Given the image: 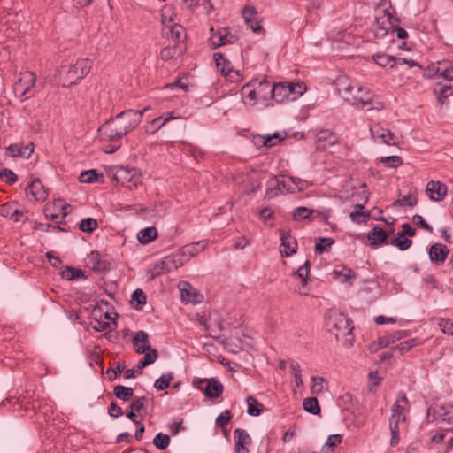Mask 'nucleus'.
Returning a JSON list of instances; mask_svg holds the SVG:
<instances>
[{"instance_id": "f704fd0d", "label": "nucleus", "mask_w": 453, "mask_h": 453, "mask_svg": "<svg viewBox=\"0 0 453 453\" xmlns=\"http://www.w3.org/2000/svg\"><path fill=\"white\" fill-rule=\"evenodd\" d=\"M373 61L381 67H390L393 68L395 66L394 60L395 57L390 56L385 53H376L372 56Z\"/></svg>"}, {"instance_id": "a19ab883", "label": "nucleus", "mask_w": 453, "mask_h": 453, "mask_svg": "<svg viewBox=\"0 0 453 453\" xmlns=\"http://www.w3.org/2000/svg\"><path fill=\"white\" fill-rule=\"evenodd\" d=\"M288 90L289 100H295L298 96L303 93V86L301 83L284 82Z\"/></svg>"}, {"instance_id": "c9c22d12", "label": "nucleus", "mask_w": 453, "mask_h": 453, "mask_svg": "<svg viewBox=\"0 0 453 453\" xmlns=\"http://www.w3.org/2000/svg\"><path fill=\"white\" fill-rule=\"evenodd\" d=\"M334 278L339 279L342 282H348L353 280L356 275L350 268L342 267L340 269H334L333 271Z\"/></svg>"}, {"instance_id": "ea45409f", "label": "nucleus", "mask_w": 453, "mask_h": 453, "mask_svg": "<svg viewBox=\"0 0 453 453\" xmlns=\"http://www.w3.org/2000/svg\"><path fill=\"white\" fill-rule=\"evenodd\" d=\"M303 409L311 413V414H319L320 412V407L317 398L315 397H308L303 400Z\"/></svg>"}, {"instance_id": "423d86ee", "label": "nucleus", "mask_w": 453, "mask_h": 453, "mask_svg": "<svg viewBox=\"0 0 453 453\" xmlns=\"http://www.w3.org/2000/svg\"><path fill=\"white\" fill-rule=\"evenodd\" d=\"M274 188H278L287 193H296L307 189L310 187L309 181L288 175H281L273 180L271 184Z\"/></svg>"}, {"instance_id": "338daca9", "label": "nucleus", "mask_w": 453, "mask_h": 453, "mask_svg": "<svg viewBox=\"0 0 453 453\" xmlns=\"http://www.w3.org/2000/svg\"><path fill=\"white\" fill-rule=\"evenodd\" d=\"M35 150V144L28 142L25 146H20V157L29 158Z\"/></svg>"}, {"instance_id": "a211bd4d", "label": "nucleus", "mask_w": 453, "mask_h": 453, "mask_svg": "<svg viewBox=\"0 0 453 453\" xmlns=\"http://www.w3.org/2000/svg\"><path fill=\"white\" fill-rule=\"evenodd\" d=\"M216 66L220 73L230 81H236L239 78V73L229 67V62L220 53L214 54Z\"/></svg>"}, {"instance_id": "6e6d98bb", "label": "nucleus", "mask_w": 453, "mask_h": 453, "mask_svg": "<svg viewBox=\"0 0 453 453\" xmlns=\"http://www.w3.org/2000/svg\"><path fill=\"white\" fill-rule=\"evenodd\" d=\"M342 441V436L339 434H331L328 436L324 448L334 449V447L341 444Z\"/></svg>"}, {"instance_id": "e433bc0d", "label": "nucleus", "mask_w": 453, "mask_h": 453, "mask_svg": "<svg viewBox=\"0 0 453 453\" xmlns=\"http://www.w3.org/2000/svg\"><path fill=\"white\" fill-rule=\"evenodd\" d=\"M391 244L399 248L401 250H406L411 246L412 241L405 237L401 233H397L391 240Z\"/></svg>"}, {"instance_id": "13d9d810", "label": "nucleus", "mask_w": 453, "mask_h": 453, "mask_svg": "<svg viewBox=\"0 0 453 453\" xmlns=\"http://www.w3.org/2000/svg\"><path fill=\"white\" fill-rule=\"evenodd\" d=\"M439 326L444 334L453 335V320L449 319H441Z\"/></svg>"}, {"instance_id": "9d476101", "label": "nucleus", "mask_w": 453, "mask_h": 453, "mask_svg": "<svg viewBox=\"0 0 453 453\" xmlns=\"http://www.w3.org/2000/svg\"><path fill=\"white\" fill-rule=\"evenodd\" d=\"M70 212V205L63 199H56L44 207V215L47 219L57 220L65 219Z\"/></svg>"}, {"instance_id": "4d7b16f0", "label": "nucleus", "mask_w": 453, "mask_h": 453, "mask_svg": "<svg viewBox=\"0 0 453 453\" xmlns=\"http://www.w3.org/2000/svg\"><path fill=\"white\" fill-rule=\"evenodd\" d=\"M395 205H398L400 207L410 206L413 207L417 204V198L412 197L411 195L404 196L403 198L397 200L394 203Z\"/></svg>"}, {"instance_id": "09e8293b", "label": "nucleus", "mask_w": 453, "mask_h": 453, "mask_svg": "<svg viewBox=\"0 0 453 453\" xmlns=\"http://www.w3.org/2000/svg\"><path fill=\"white\" fill-rule=\"evenodd\" d=\"M153 444L161 450L165 449L170 444V437L162 433L157 434L153 439Z\"/></svg>"}, {"instance_id": "052dcab7", "label": "nucleus", "mask_w": 453, "mask_h": 453, "mask_svg": "<svg viewBox=\"0 0 453 453\" xmlns=\"http://www.w3.org/2000/svg\"><path fill=\"white\" fill-rule=\"evenodd\" d=\"M231 412L229 411H223L216 419L218 426L224 427L231 420Z\"/></svg>"}, {"instance_id": "5fc2aeb1", "label": "nucleus", "mask_w": 453, "mask_h": 453, "mask_svg": "<svg viewBox=\"0 0 453 453\" xmlns=\"http://www.w3.org/2000/svg\"><path fill=\"white\" fill-rule=\"evenodd\" d=\"M417 344L415 339L403 341L395 347V350L399 351L402 355L411 350Z\"/></svg>"}, {"instance_id": "1a4fd4ad", "label": "nucleus", "mask_w": 453, "mask_h": 453, "mask_svg": "<svg viewBox=\"0 0 453 453\" xmlns=\"http://www.w3.org/2000/svg\"><path fill=\"white\" fill-rule=\"evenodd\" d=\"M193 386L204 393L206 397L214 399L221 395L224 390L223 385L216 379H195Z\"/></svg>"}, {"instance_id": "473e14b6", "label": "nucleus", "mask_w": 453, "mask_h": 453, "mask_svg": "<svg viewBox=\"0 0 453 453\" xmlns=\"http://www.w3.org/2000/svg\"><path fill=\"white\" fill-rule=\"evenodd\" d=\"M349 217L353 222L361 223L370 218V212L365 210L364 204L358 203L355 205Z\"/></svg>"}, {"instance_id": "f03ea898", "label": "nucleus", "mask_w": 453, "mask_h": 453, "mask_svg": "<svg viewBox=\"0 0 453 453\" xmlns=\"http://www.w3.org/2000/svg\"><path fill=\"white\" fill-rule=\"evenodd\" d=\"M336 88L341 96L352 105L364 108L372 104V93L367 88L353 86L347 77L336 80Z\"/></svg>"}, {"instance_id": "2eb2a0df", "label": "nucleus", "mask_w": 453, "mask_h": 453, "mask_svg": "<svg viewBox=\"0 0 453 453\" xmlns=\"http://www.w3.org/2000/svg\"><path fill=\"white\" fill-rule=\"evenodd\" d=\"M426 192L431 200L440 202L447 196L448 188L441 181L431 180L426 185Z\"/></svg>"}, {"instance_id": "de8ad7c7", "label": "nucleus", "mask_w": 453, "mask_h": 453, "mask_svg": "<svg viewBox=\"0 0 453 453\" xmlns=\"http://www.w3.org/2000/svg\"><path fill=\"white\" fill-rule=\"evenodd\" d=\"M98 224L96 219L92 218L84 219L80 222L79 228L85 233H91L96 229Z\"/></svg>"}, {"instance_id": "a18cd8bd", "label": "nucleus", "mask_w": 453, "mask_h": 453, "mask_svg": "<svg viewBox=\"0 0 453 453\" xmlns=\"http://www.w3.org/2000/svg\"><path fill=\"white\" fill-rule=\"evenodd\" d=\"M406 418L405 417H400V416H395L391 417L389 427L390 430H396V431H403L406 428Z\"/></svg>"}, {"instance_id": "5701e85b", "label": "nucleus", "mask_w": 453, "mask_h": 453, "mask_svg": "<svg viewBox=\"0 0 453 453\" xmlns=\"http://www.w3.org/2000/svg\"><path fill=\"white\" fill-rule=\"evenodd\" d=\"M27 196L33 201H44L48 196V192L39 180H34L26 189Z\"/></svg>"}, {"instance_id": "b1692460", "label": "nucleus", "mask_w": 453, "mask_h": 453, "mask_svg": "<svg viewBox=\"0 0 453 453\" xmlns=\"http://www.w3.org/2000/svg\"><path fill=\"white\" fill-rule=\"evenodd\" d=\"M449 253V250L446 245L435 243L430 247L429 257L433 263L441 265L446 260Z\"/></svg>"}, {"instance_id": "e2e57ef3", "label": "nucleus", "mask_w": 453, "mask_h": 453, "mask_svg": "<svg viewBox=\"0 0 453 453\" xmlns=\"http://www.w3.org/2000/svg\"><path fill=\"white\" fill-rule=\"evenodd\" d=\"M265 141H266L265 147L271 148V147H273L276 144H278L281 141V138L280 137L279 133L275 132L273 134L265 135Z\"/></svg>"}, {"instance_id": "393cba45", "label": "nucleus", "mask_w": 453, "mask_h": 453, "mask_svg": "<svg viewBox=\"0 0 453 453\" xmlns=\"http://www.w3.org/2000/svg\"><path fill=\"white\" fill-rule=\"evenodd\" d=\"M269 99H273L276 103L280 104L290 99L288 90L284 82L272 85L270 83Z\"/></svg>"}, {"instance_id": "603ef678", "label": "nucleus", "mask_w": 453, "mask_h": 453, "mask_svg": "<svg viewBox=\"0 0 453 453\" xmlns=\"http://www.w3.org/2000/svg\"><path fill=\"white\" fill-rule=\"evenodd\" d=\"M380 162L385 164L388 167H397L403 164V160L399 156H388L380 158Z\"/></svg>"}, {"instance_id": "6e6552de", "label": "nucleus", "mask_w": 453, "mask_h": 453, "mask_svg": "<svg viewBox=\"0 0 453 453\" xmlns=\"http://www.w3.org/2000/svg\"><path fill=\"white\" fill-rule=\"evenodd\" d=\"M35 82L36 76L33 72L21 73L19 80L14 84L15 95L21 100L29 98Z\"/></svg>"}, {"instance_id": "7ed1b4c3", "label": "nucleus", "mask_w": 453, "mask_h": 453, "mask_svg": "<svg viewBox=\"0 0 453 453\" xmlns=\"http://www.w3.org/2000/svg\"><path fill=\"white\" fill-rule=\"evenodd\" d=\"M326 326L330 333H332L336 339L345 338L346 345L352 346L353 337L351 320L347 318L343 313L331 310L326 314Z\"/></svg>"}, {"instance_id": "f8f14e48", "label": "nucleus", "mask_w": 453, "mask_h": 453, "mask_svg": "<svg viewBox=\"0 0 453 453\" xmlns=\"http://www.w3.org/2000/svg\"><path fill=\"white\" fill-rule=\"evenodd\" d=\"M371 135L372 138L381 143L387 145L397 144V137L388 129L381 127L380 125H373L370 127Z\"/></svg>"}, {"instance_id": "58836bf2", "label": "nucleus", "mask_w": 453, "mask_h": 453, "mask_svg": "<svg viewBox=\"0 0 453 453\" xmlns=\"http://www.w3.org/2000/svg\"><path fill=\"white\" fill-rule=\"evenodd\" d=\"M248 409L247 412L250 416H258L264 410V405L252 396L247 398Z\"/></svg>"}, {"instance_id": "6ab92c4d", "label": "nucleus", "mask_w": 453, "mask_h": 453, "mask_svg": "<svg viewBox=\"0 0 453 453\" xmlns=\"http://www.w3.org/2000/svg\"><path fill=\"white\" fill-rule=\"evenodd\" d=\"M179 116H174L173 112H168L165 116L155 118L144 126V131L147 134H153L165 126L170 120L178 119Z\"/></svg>"}, {"instance_id": "680f3d73", "label": "nucleus", "mask_w": 453, "mask_h": 453, "mask_svg": "<svg viewBox=\"0 0 453 453\" xmlns=\"http://www.w3.org/2000/svg\"><path fill=\"white\" fill-rule=\"evenodd\" d=\"M145 403H146V398L144 396L136 397L133 400V403L129 405V409H132V411H140L144 408Z\"/></svg>"}, {"instance_id": "39448f33", "label": "nucleus", "mask_w": 453, "mask_h": 453, "mask_svg": "<svg viewBox=\"0 0 453 453\" xmlns=\"http://www.w3.org/2000/svg\"><path fill=\"white\" fill-rule=\"evenodd\" d=\"M113 179L128 189L137 188L142 184V175L134 168L118 167L113 173Z\"/></svg>"}, {"instance_id": "9b49d317", "label": "nucleus", "mask_w": 453, "mask_h": 453, "mask_svg": "<svg viewBox=\"0 0 453 453\" xmlns=\"http://www.w3.org/2000/svg\"><path fill=\"white\" fill-rule=\"evenodd\" d=\"M433 415V419H441L448 424H453V406L450 404H434L427 411V417Z\"/></svg>"}, {"instance_id": "f257e3e1", "label": "nucleus", "mask_w": 453, "mask_h": 453, "mask_svg": "<svg viewBox=\"0 0 453 453\" xmlns=\"http://www.w3.org/2000/svg\"><path fill=\"white\" fill-rule=\"evenodd\" d=\"M139 118L134 110L123 111L98 128L99 139L111 142L109 148L104 149L105 153H113L120 147L122 138L139 126Z\"/></svg>"}, {"instance_id": "c756f323", "label": "nucleus", "mask_w": 453, "mask_h": 453, "mask_svg": "<svg viewBox=\"0 0 453 453\" xmlns=\"http://www.w3.org/2000/svg\"><path fill=\"white\" fill-rule=\"evenodd\" d=\"M408 408V399L404 394H401L392 407L391 417H405L404 411Z\"/></svg>"}, {"instance_id": "79ce46f5", "label": "nucleus", "mask_w": 453, "mask_h": 453, "mask_svg": "<svg viewBox=\"0 0 453 453\" xmlns=\"http://www.w3.org/2000/svg\"><path fill=\"white\" fill-rule=\"evenodd\" d=\"M62 278L72 280L84 277V273L81 269H75L73 267H67L65 270L61 272Z\"/></svg>"}, {"instance_id": "20e7f679", "label": "nucleus", "mask_w": 453, "mask_h": 453, "mask_svg": "<svg viewBox=\"0 0 453 453\" xmlns=\"http://www.w3.org/2000/svg\"><path fill=\"white\" fill-rule=\"evenodd\" d=\"M242 99L245 104L254 106L258 101H267L270 96V81L266 78L253 79L241 89Z\"/></svg>"}, {"instance_id": "7c9ffc66", "label": "nucleus", "mask_w": 453, "mask_h": 453, "mask_svg": "<svg viewBox=\"0 0 453 453\" xmlns=\"http://www.w3.org/2000/svg\"><path fill=\"white\" fill-rule=\"evenodd\" d=\"M173 270L176 269L171 255L164 257L159 263L154 265L156 274L165 273Z\"/></svg>"}, {"instance_id": "0e129e2a", "label": "nucleus", "mask_w": 453, "mask_h": 453, "mask_svg": "<svg viewBox=\"0 0 453 453\" xmlns=\"http://www.w3.org/2000/svg\"><path fill=\"white\" fill-rule=\"evenodd\" d=\"M414 224L429 233L433 232V227L429 226L420 215H415L412 219Z\"/></svg>"}, {"instance_id": "ddd939ff", "label": "nucleus", "mask_w": 453, "mask_h": 453, "mask_svg": "<svg viewBox=\"0 0 453 453\" xmlns=\"http://www.w3.org/2000/svg\"><path fill=\"white\" fill-rule=\"evenodd\" d=\"M172 23V19L166 21V17L163 15V24L165 26V30L169 38L173 42V43H183V40L185 39V29L182 26L174 23Z\"/></svg>"}, {"instance_id": "4468645a", "label": "nucleus", "mask_w": 453, "mask_h": 453, "mask_svg": "<svg viewBox=\"0 0 453 453\" xmlns=\"http://www.w3.org/2000/svg\"><path fill=\"white\" fill-rule=\"evenodd\" d=\"M434 73V77L443 78L447 81H453V63L448 61L438 62L437 65H432L427 69Z\"/></svg>"}, {"instance_id": "412c9836", "label": "nucleus", "mask_w": 453, "mask_h": 453, "mask_svg": "<svg viewBox=\"0 0 453 453\" xmlns=\"http://www.w3.org/2000/svg\"><path fill=\"white\" fill-rule=\"evenodd\" d=\"M208 246L207 241H200L197 242H192L181 247L178 251L180 253L184 261L187 263L195 256H196L199 252L205 250Z\"/></svg>"}, {"instance_id": "cd10ccee", "label": "nucleus", "mask_w": 453, "mask_h": 453, "mask_svg": "<svg viewBox=\"0 0 453 453\" xmlns=\"http://www.w3.org/2000/svg\"><path fill=\"white\" fill-rule=\"evenodd\" d=\"M133 346L139 354L145 353L150 349V344L148 340V334L144 331H139L133 338Z\"/></svg>"}, {"instance_id": "0eeeda50", "label": "nucleus", "mask_w": 453, "mask_h": 453, "mask_svg": "<svg viewBox=\"0 0 453 453\" xmlns=\"http://www.w3.org/2000/svg\"><path fill=\"white\" fill-rule=\"evenodd\" d=\"M92 63L88 58L78 59L74 65L62 69L63 73H66V81L70 84L76 83L88 74Z\"/></svg>"}, {"instance_id": "2f4dec72", "label": "nucleus", "mask_w": 453, "mask_h": 453, "mask_svg": "<svg viewBox=\"0 0 453 453\" xmlns=\"http://www.w3.org/2000/svg\"><path fill=\"white\" fill-rule=\"evenodd\" d=\"M157 230L153 226L142 229L137 234V239L142 244H147V243L150 242L151 241L155 240L157 238Z\"/></svg>"}, {"instance_id": "864d4df0", "label": "nucleus", "mask_w": 453, "mask_h": 453, "mask_svg": "<svg viewBox=\"0 0 453 453\" xmlns=\"http://www.w3.org/2000/svg\"><path fill=\"white\" fill-rule=\"evenodd\" d=\"M324 382H325L324 378L313 376L311 378V390L312 394L319 395V394L322 393V391L324 389Z\"/></svg>"}, {"instance_id": "69168bd1", "label": "nucleus", "mask_w": 453, "mask_h": 453, "mask_svg": "<svg viewBox=\"0 0 453 453\" xmlns=\"http://www.w3.org/2000/svg\"><path fill=\"white\" fill-rule=\"evenodd\" d=\"M157 351L156 349H152L150 350L149 352H145L142 359L143 360L144 365H149L153 364L157 360Z\"/></svg>"}, {"instance_id": "aec40b11", "label": "nucleus", "mask_w": 453, "mask_h": 453, "mask_svg": "<svg viewBox=\"0 0 453 453\" xmlns=\"http://www.w3.org/2000/svg\"><path fill=\"white\" fill-rule=\"evenodd\" d=\"M234 439L235 453H249L248 446L251 443V438L245 430L235 429Z\"/></svg>"}, {"instance_id": "bf43d9fd", "label": "nucleus", "mask_w": 453, "mask_h": 453, "mask_svg": "<svg viewBox=\"0 0 453 453\" xmlns=\"http://www.w3.org/2000/svg\"><path fill=\"white\" fill-rule=\"evenodd\" d=\"M242 18L244 21H251L255 18H257V12L255 7L247 5L242 10Z\"/></svg>"}, {"instance_id": "a878e982", "label": "nucleus", "mask_w": 453, "mask_h": 453, "mask_svg": "<svg viewBox=\"0 0 453 453\" xmlns=\"http://www.w3.org/2000/svg\"><path fill=\"white\" fill-rule=\"evenodd\" d=\"M181 300L185 303H199L203 301V296L199 294L188 282L182 283L180 288Z\"/></svg>"}, {"instance_id": "f3484780", "label": "nucleus", "mask_w": 453, "mask_h": 453, "mask_svg": "<svg viewBox=\"0 0 453 453\" xmlns=\"http://www.w3.org/2000/svg\"><path fill=\"white\" fill-rule=\"evenodd\" d=\"M338 135L331 130L323 129L317 133L316 143L320 150H326L328 147L338 143Z\"/></svg>"}, {"instance_id": "4c0bfd02", "label": "nucleus", "mask_w": 453, "mask_h": 453, "mask_svg": "<svg viewBox=\"0 0 453 453\" xmlns=\"http://www.w3.org/2000/svg\"><path fill=\"white\" fill-rule=\"evenodd\" d=\"M114 395L117 398L128 401L134 395V389L129 387L118 385L113 388Z\"/></svg>"}, {"instance_id": "49530a36", "label": "nucleus", "mask_w": 453, "mask_h": 453, "mask_svg": "<svg viewBox=\"0 0 453 453\" xmlns=\"http://www.w3.org/2000/svg\"><path fill=\"white\" fill-rule=\"evenodd\" d=\"M310 274V263L306 261L303 265L300 266L296 272V275L302 280L303 288H304L309 280Z\"/></svg>"}, {"instance_id": "c85d7f7f", "label": "nucleus", "mask_w": 453, "mask_h": 453, "mask_svg": "<svg viewBox=\"0 0 453 453\" xmlns=\"http://www.w3.org/2000/svg\"><path fill=\"white\" fill-rule=\"evenodd\" d=\"M367 239L372 246H380L388 239V234L380 227H373L369 231Z\"/></svg>"}, {"instance_id": "37998d69", "label": "nucleus", "mask_w": 453, "mask_h": 453, "mask_svg": "<svg viewBox=\"0 0 453 453\" xmlns=\"http://www.w3.org/2000/svg\"><path fill=\"white\" fill-rule=\"evenodd\" d=\"M334 241L332 238H319L315 244V251L318 254H322L326 251L333 244Z\"/></svg>"}, {"instance_id": "4be33fe9", "label": "nucleus", "mask_w": 453, "mask_h": 453, "mask_svg": "<svg viewBox=\"0 0 453 453\" xmlns=\"http://www.w3.org/2000/svg\"><path fill=\"white\" fill-rule=\"evenodd\" d=\"M280 235V241H281V245H280V254L283 257H289L292 254L296 253V248H297V242H296V239L291 236L289 232L281 230Z\"/></svg>"}, {"instance_id": "774afa93", "label": "nucleus", "mask_w": 453, "mask_h": 453, "mask_svg": "<svg viewBox=\"0 0 453 453\" xmlns=\"http://www.w3.org/2000/svg\"><path fill=\"white\" fill-rule=\"evenodd\" d=\"M108 414L112 418H119L123 415L122 409L116 404L115 402H111L108 409Z\"/></svg>"}, {"instance_id": "8fccbe9b", "label": "nucleus", "mask_w": 453, "mask_h": 453, "mask_svg": "<svg viewBox=\"0 0 453 453\" xmlns=\"http://www.w3.org/2000/svg\"><path fill=\"white\" fill-rule=\"evenodd\" d=\"M452 87L449 84H436V86L434 87V92L437 94L438 100L441 104L444 103V100L448 97L447 92Z\"/></svg>"}, {"instance_id": "bb28decb", "label": "nucleus", "mask_w": 453, "mask_h": 453, "mask_svg": "<svg viewBox=\"0 0 453 453\" xmlns=\"http://www.w3.org/2000/svg\"><path fill=\"white\" fill-rule=\"evenodd\" d=\"M185 51L183 43H175L163 48L160 51V58L168 61L180 56Z\"/></svg>"}, {"instance_id": "72a5a7b5", "label": "nucleus", "mask_w": 453, "mask_h": 453, "mask_svg": "<svg viewBox=\"0 0 453 453\" xmlns=\"http://www.w3.org/2000/svg\"><path fill=\"white\" fill-rule=\"evenodd\" d=\"M103 179L104 175L102 173L98 174L96 170L94 169L82 172L79 177L82 183L102 182Z\"/></svg>"}, {"instance_id": "dca6fc26", "label": "nucleus", "mask_w": 453, "mask_h": 453, "mask_svg": "<svg viewBox=\"0 0 453 453\" xmlns=\"http://www.w3.org/2000/svg\"><path fill=\"white\" fill-rule=\"evenodd\" d=\"M237 40V37L231 35L228 28L223 27L216 32H213L211 35L210 41L213 47L218 48L226 44L234 43Z\"/></svg>"}, {"instance_id": "3c124183", "label": "nucleus", "mask_w": 453, "mask_h": 453, "mask_svg": "<svg viewBox=\"0 0 453 453\" xmlns=\"http://www.w3.org/2000/svg\"><path fill=\"white\" fill-rule=\"evenodd\" d=\"M312 210L304 206H301L294 210L293 219L296 221H300L308 219L312 214Z\"/></svg>"}, {"instance_id": "c03bdc74", "label": "nucleus", "mask_w": 453, "mask_h": 453, "mask_svg": "<svg viewBox=\"0 0 453 453\" xmlns=\"http://www.w3.org/2000/svg\"><path fill=\"white\" fill-rule=\"evenodd\" d=\"M173 379V373H167L162 375L160 378L156 380L154 387L157 390H164L170 386L171 381Z\"/></svg>"}]
</instances>
